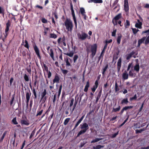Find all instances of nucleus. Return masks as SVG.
Segmentation results:
<instances>
[{
    "mask_svg": "<svg viewBox=\"0 0 149 149\" xmlns=\"http://www.w3.org/2000/svg\"><path fill=\"white\" fill-rule=\"evenodd\" d=\"M43 111V109H41V107L40 108H39L37 111L36 116H38L41 115L42 114Z\"/></svg>",
    "mask_w": 149,
    "mask_h": 149,
    "instance_id": "obj_22",
    "label": "nucleus"
},
{
    "mask_svg": "<svg viewBox=\"0 0 149 149\" xmlns=\"http://www.w3.org/2000/svg\"><path fill=\"white\" fill-rule=\"evenodd\" d=\"M49 55L51 57L52 59L53 60H54V55L53 51L52 49H50V53H49Z\"/></svg>",
    "mask_w": 149,
    "mask_h": 149,
    "instance_id": "obj_30",
    "label": "nucleus"
},
{
    "mask_svg": "<svg viewBox=\"0 0 149 149\" xmlns=\"http://www.w3.org/2000/svg\"><path fill=\"white\" fill-rule=\"evenodd\" d=\"M105 52V51H104V50H102V52H101V53L100 54V55L98 57V61H99L101 58V57L102 56H103V54Z\"/></svg>",
    "mask_w": 149,
    "mask_h": 149,
    "instance_id": "obj_60",
    "label": "nucleus"
},
{
    "mask_svg": "<svg viewBox=\"0 0 149 149\" xmlns=\"http://www.w3.org/2000/svg\"><path fill=\"white\" fill-rule=\"evenodd\" d=\"M121 58H120L118 59L117 62V70L118 72H119L121 66Z\"/></svg>",
    "mask_w": 149,
    "mask_h": 149,
    "instance_id": "obj_13",
    "label": "nucleus"
},
{
    "mask_svg": "<svg viewBox=\"0 0 149 149\" xmlns=\"http://www.w3.org/2000/svg\"><path fill=\"white\" fill-rule=\"evenodd\" d=\"M132 29L133 33L134 34H136L139 31V30L138 29H136L135 28H132Z\"/></svg>",
    "mask_w": 149,
    "mask_h": 149,
    "instance_id": "obj_58",
    "label": "nucleus"
},
{
    "mask_svg": "<svg viewBox=\"0 0 149 149\" xmlns=\"http://www.w3.org/2000/svg\"><path fill=\"white\" fill-rule=\"evenodd\" d=\"M62 84H61L60 85V86H59V88L58 89V94L57 95V96H58V99L59 98V96L60 95L61 92V91L62 89Z\"/></svg>",
    "mask_w": 149,
    "mask_h": 149,
    "instance_id": "obj_28",
    "label": "nucleus"
},
{
    "mask_svg": "<svg viewBox=\"0 0 149 149\" xmlns=\"http://www.w3.org/2000/svg\"><path fill=\"white\" fill-rule=\"evenodd\" d=\"M24 79L26 81H28L29 80V76L26 74H24Z\"/></svg>",
    "mask_w": 149,
    "mask_h": 149,
    "instance_id": "obj_41",
    "label": "nucleus"
},
{
    "mask_svg": "<svg viewBox=\"0 0 149 149\" xmlns=\"http://www.w3.org/2000/svg\"><path fill=\"white\" fill-rule=\"evenodd\" d=\"M31 95V93L29 89V91H27L26 93V99L30 100Z\"/></svg>",
    "mask_w": 149,
    "mask_h": 149,
    "instance_id": "obj_21",
    "label": "nucleus"
},
{
    "mask_svg": "<svg viewBox=\"0 0 149 149\" xmlns=\"http://www.w3.org/2000/svg\"><path fill=\"white\" fill-rule=\"evenodd\" d=\"M60 80V78L58 76V74H56L55 75L54 78L53 80V84L55 83H58L59 82Z\"/></svg>",
    "mask_w": 149,
    "mask_h": 149,
    "instance_id": "obj_14",
    "label": "nucleus"
},
{
    "mask_svg": "<svg viewBox=\"0 0 149 149\" xmlns=\"http://www.w3.org/2000/svg\"><path fill=\"white\" fill-rule=\"evenodd\" d=\"M90 86V84L89 81H87L86 83V85L85 86L84 89V91L85 92H87L88 91V88Z\"/></svg>",
    "mask_w": 149,
    "mask_h": 149,
    "instance_id": "obj_24",
    "label": "nucleus"
},
{
    "mask_svg": "<svg viewBox=\"0 0 149 149\" xmlns=\"http://www.w3.org/2000/svg\"><path fill=\"white\" fill-rule=\"evenodd\" d=\"M146 38V37H143L141 39H139L138 40V42H139L141 44L144 42Z\"/></svg>",
    "mask_w": 149,
    "mask_h": 149,
    "instance_id": "obj_32",
    "label": "nucleus"
},
{
    "mask_svg": "<svg viewBox=\"0 0 149 149\" xmlns=\"http://www.w3.org/2000/svg\"><path fill=\"white\" fill-rule=\"evenodd\" d=\"M62 84H61L60 85V86H59V88L58 89V94L57 95V96H58V99L59 98V96L60 95L61 92V91L62 89Z\"/></svg>",
    "mask_w": 149,
    "mask_h": 149,
    "instance_id": "obj_27",
    "label": "nucleus"
},
{
    "mask_svg": "<svg viewBox=\"0 0 149 149\" xmlns=\"http://www.w3.org/2000/svg\"><path fill=\"white\" fill-rule=\"evenodd\" d=\"M70 9L71 10V13L72 16L73 17V19L75 27L76 28L77 27V23L76 18L74 12L73 10V6L72 4V3H70Z\"/></svg>",
    "mask_w": 149,
    "mask_h": 149,
    "instance_id": "obj_3",
    "label": "nucleus"
},
{
    "mask_svg": "<svg viewBox=\"0 0 149 149\" xmlns=\"http://www.w3.org/2000/svg\"><path fill=\"white\" fill-rule=\"evenodd\" d=\"M133 107V106H125L124 107L123 109V110L125 111H126L128 109H130L132 108Z\"/></svg>",
    "mask_w": 149,
    "mask_h": 149,
    "instance_id": "obj_39",
    "label": "nucleus"
},
{
    "mask_svg": "<svg viewBox=\"0 0 149 149\" xmlns=\"http://www.w3.org/2000/svg\"><path fill=\"white\" fill-rule=\"evenodd\" d=\"M6 132H4L3 133V135L0 139V142H1L3 141V140L6 135Z\"/></svg>",
    "mask_w": 149,
    "mask_h": 149,
    "instance_id": "obj_49",
    "label": "nucleus"
},
{
    "mask_svg": "<svg viewBox=\"0 0 149 149\" xmlns=\"http://www.w3.org/2000/svg\"><path fill=\"white\" fill-rule=\"evenodd\" d=\"M137 98V97L136 94H135L134 96L131 97L130 99V101H132L133 100H136Z\"/></svg>",
    "mask_w": 149,
    "mask_h": 149,
    "instance_id": "obj_53",
    "label": "nucleus"
},
{
    "mask_svg": "<svg viewBox=\"0 0 149 149\" xmlns=\"http://www.w3.org/2000/svg\"><path fill=\"white\" fill-rule=\"evenodd\" d=\"M80 128L82 129L78 133L77 137L79 136L80 135L85 133L87 130L89 129L88 125L86 123H84L80 125Z\"/></svg>",
    "mask_w": 149,
    "mask_h": 149,
    "instance_id": "obj_1",
    "label": "nucleus"
},
{
    "mask_svg": "<svg viewBox=\"0 0 149 149\" xmlns=\"http://www.w3.org/2000/svg\"><path fill=\"white\" fill-rule=\"evenodd\" d=\"M84 117V115L81 118L79 119V120L78 121V122L76 124L75 126L74 127V128L73 129V130H75L77 127L78 126L79 124L80 123L81 121L82 120L83 118Z\"/></svg>",
    "mask_w": 149,
    "mask_h": 149,
    "instance_id": "obj_16",
    "label": "nucleus"
},
{
    "mask_svg": "<svg viewBox=\"0 0 149 149\" xmlns=\"http://www.w3.org/2000/svg\"><path fill=\"white\" fill-rule=\"evenodd\" d=\"M78 58V56L76 54L75 55L73 58V60L74 63H75Z\"/></svg>",
    "mask_w": 149,
    "mask_h": 149,
    "instance_id": "obj_50",
    "label": "nucleus"
},
{
    "mask_svg": "<svg viewBox=\"0 0 149 149\" xmlns=\"http://www.w3.org/2000/svg\"><path fill=\"white\" fill-rule=\"evenodd\" d=\"M74 101V99L73 98H72L70 100V104L69 106L70 107H71L73 105Z\"/></svg>",
    "mask_w": 149,
    "mask_h": 149,
    "instance_id": "obj_63",
    "label": "nucleus"
},
{
    "mask_svg": "<svg viewBox=\"0 0 149 149\" xmlns=\"http://www.w3.org/2000/svg\"><path fill=\"white\" fill-rule=\"evenodd\" d=\"M129 101L127 97L123 99L121 101V104L123 105H127Z\"/></svg>",
    "mask_w": 149,
    "mask_h": 149,
    "instance_id": "obj_18",
    "label": "nucleus"
},
{
    "mask_svg": "<svg viewBox=\"0 0 149 149\" xmlns=\"http://www.w3.org/2000/svg\"><path fill=\"white\" fill-rule=\"evenodd\" d=\"M26 70L30 74L31 73V65H29V66H28L26 68Z\"/></svg>",
    "mask_w": 149,
    "mask_h": 149,
    "instance_id": "obj_56",
    "label": "nucleus"
},
{
    "mask_svg": "<svg viewBox=\"0 0 149 149\" xmlns=\"http://www.w3.org/2000/svg\"><path fill=\"white\" fill-rule=\"evenodd\" d=\"M70 119L69 118H66L64 120L63 123V124L64 125H65L67 124L70 121Z\"/></svg>",
    "mask_w": 149,
    "mask_h": 149,
    "instance_id": "obj_47",
    "label": "nucleus"
},
{
    "mask_svg": "<svg viewBox=\"0 0 149 149\" xmlns=\"http://www.w3.org/2000/svg\"><path fill=\"white\" fill-rule=\"evenodd\" d=\"M101 139L100 138H96L95 139L93 140L91 142V143H94L96 142H98Z\"/></svg>",
    "mask_w": 149,
    "mask_h": 149,
    "instance_id": "obj_54",
    "label": "nucleus"
},
{
    "mask_svg": "<svg viewBox=\"0 0 149 149\" xmlns=\"http://www.w3.org/2000/svg\"><path fill=\"white\" fill-rule=\"evenodd\" d=\"M139 63H137L134 67V70L137 72H138L139 71Z\"/></svg>",
    "mask_w": 149,
    "mask_h": 149,
    "instance_id": "obj_23",
    "label": "nucleus"
},
{
    "mask_svg": "<svg viewBox=\"0 0 149 149\" xmlns=\"http://www.w3.org/2000/svg\"><path fill=\"white\" fill-rule=\"evenodd\" d=\"M84 117V115L81 118L79 119V120L78 121V122L76 124L75 126L74 127V128L73 129V130H75L77 127L78 126L79 124L80 123L81 121L82 120L83 118Z\"/></svg>",
    "mask_w": 149,
    "mask_h": 149,
    "instance_id": "obj_15",
    "label": "nucleus"
},
{
    "mask_svg": "<svg viewBox=\"0 0 149 149\" xmlns=\"http://www.w3.org/2000/svg\"><path fill=\"white\" fill-rule=\"evenodd\" d=\"M115 91L116 92L118 91L120 89L119 88L118 86V85L117 82L116 81V82L115 84Z\"/></svg>",
    "mask_w": 149,
    "mask_h": 149,
    "instance_id": "obj_44",
    "label": "nucleus"
},
{
    "mask_svg": "<svg viewBox=\"0 0 149 149\" xmlns=\"http://www.w3.org/2000/svg\"><path fill=\"white\" fill-rule=\"evenodd\" d=\"M97 47V45L95 44L91 46V51L92 53L91 56L92 58L94 57L96 53Z\"/></svg>",
    "mask_w": 149,
    "mask_h": 149,
    "instance_id": "obj_4",
    "label": "nucleus"
},
{
    "mask_svg": "<svg viewBox=\"0 0 149 149\" xmlns=\"http://www.w3.org/2000/svg\"><path fill=\"white\" fill-rule=\"evenodd\" d=\"M5 10L3 7H0V14H1L3 17L5 15Z\"/></svg>",
    "mask_w": 149,
    "mask_h": 149,
    "instance_id": "obj_29",
    "label": "nucleus"
},
{
    "mask_svg": "<svg viewBox=\"0 0 149 149\" xmlns=\"http://www.w3.org/2000/svg\"><path fill=\"white\" fill-rule=\"evenodd\" d=\"M122 78L124 80H126L128 78V74L127 73L126 70H125L124 72L122 74Z\"/></svg>",
    "mask_w": 149,
    "mask_h": 149,
    "instance_id": "obj_19",
    "label": "nucleus"
},
{
    "mask_svg": "<svg viewBox=\"0 0 149 149\" xmlns=\"http://www.w3.org/2000/svg\"><path fill=\"white\" fill-rule=\"evenodd\" d=\"M135 54V52L134 51H132L129 54H128L126 57V59L128 60L133 55Z\"/></svg>",
    "mask_w": 149,
    "mask_h": 149,
    "instance_id": "obj_25",
    "label": "nucleus"
},
{
    "mask_svg": "<svg viewBox=\"0 0 149 149\" xmlns=\"http://www.w3.org/2000/svg\"><path fill=\"white\" fill-rule=\"evenodd\" d=\"M146 128H143V129H141L140 130H136V134L139 133H141L142 132L146 130Z\"/></svg>",
    "mask_w": 149,
    "mask_h": 149,
    "instance_id": "obj_40",
    "label": "nucleus"
},
{
    "mask_svg": "<svg viewBox=\"0 0 149 149\" xmlns=\"http://www.w3.org/2000/svg\"><path fill=\"white\" fill-rule=\"evenodd\" d=\"M57 36L54 33H51L50 34L49 37L50 38L56 39L57 38Z\"/></svg>",
    "mask_w": 149,
    "mask_h": 149,
    "instance_id": "obj_35",
    "label": "nucleus"
},
{
    "mask_svg": "<svg viewBox=\"0 0 149 149\" xmlns=\"http://www.w3.org/2000/svg\"><path fill=\"white\" fill-rule=\"evenodd\" d=\"M120 107L119 106L118 107L116 108H113L112 110V112H116L120 111Z\"/></svg>",
    "mask_w": 149,
    "mask_h": 149,
    "instance_id": "obj_34",
    "label": "nucleus"
},
{
    "mask_svg": "<svg viewBox=\"0 0 149 149\" xmlns=\"http://www.w3.org/2000/svg\"><path fill=\"white\" fill-rule=\"evenodd\" d=\"M65 25L68 31L71 32L73 29V24L72 22L70 19L66 18L65 22Z\"/></svg>",
    "mask_w": 149,
    "mask_h": 149,
    "instance_id": "obj_2",
    "label": "nucleus"
},
{
    "mask_svg": "<svg viewBox=\"0 0 149 149\" xmlns=\"http://www.w3.org/2000/svg\"><path fill=\"white\" fill-rule=\"evenodd\" d=\"M43 97V98L42 97L41 98V100H42V103L45 102L47 98V97L46 96Z\"/></svg>",
    "mask_w": 149,
    "mask_h": 149,
    "instance_id": "obj_55",
    "label": "nucleus"
},
{
    "mask_svg": "<svg viewBox=\"0 0 149 149\" xmlns=\"http://www.w3.org/2000/svg\"><path fill=\"white\" fill-rule=\"evenodd\" d=\"M124 9L126 12H128L129 7L128 2H124Z\"/></svg>",
    "mask_w": 149,
    "mask_h": 149,
    "instance_id": "obj_17",
    "label": "nucleus"
},
{
    "mask_svg": "<svg viewBox=\"0 0 149 149\" xmlns=\"http://www.w3.org/2000/svg\"><path fill=\"white\" fill-rule=\"evenodd\" d=\"M64 54L70 57H72L74 54V53L72 52H70L69 53H64Z\"/></svg>",
    "mask_w": 149,
    "mask_h": 149,
    "instance_id": "obj_42",
    "label": "nucleus"
},
{
    "mask_svg": "<svg viewBox=\"0 0 149 149\" xmlns=\"http://www.w3.org/2000/svg\"><path fill=\"white\" fill-rule=\"evenodd\" d=\"M102 92V89L98 93V94L97 96V97H96V98H97L98 99H99L100 98L101 94Z\"/></svg>",
    "mask_w": 149,
    "mask_h": 149,
    "instance_id": "obj_45",
    "label": "nucleus"
},
{
    "mask_svg": "<svg viewBox=\"0 0 149 149\" xmlns=\"http://www.w3.org/2000/svg\"><path fill=\"white\" fill-rule=\"evenodd\" d=\"M122 37V35L120 34L118 36L117 38V41L118 45L120 44V40Z\"/></svg>",
    "mask_w": 149,
    "mask_h": 149,
    "instance_id": "obj_26",
    "label": "nucleus"
},
{
    "mask_svg": "<svg viewBox=\"0 0 149 149\" xmlns=\"http://www.w3.org/2000/svg\"><path fill=\"white\" fill-rule=\"evenodd\" d=\"M125 27L126 28H127L129 27V26H130V21L127 20H126V23L125 24Z\"/></svg>",
    "mask_w": 149,
    "mask_h": 149,
    "instance_id": "obj_48",
    "label": "nucleus"
},
{
    "mask_svg": "<svg viewBox=\"0 0 149 149\" xmlns=\"http://www.w3.org/2000/svg\"><path fill=\"white\" fill-rule=\"evenodd\" d=\"M122 17V14L121 13L118 14L112 20V22L113 24L114 25H116L117 24V21Z\"/></svg>",
    "mask_w": 149,
    "mask_h": 149,
    "instance_id": "obj_5",
    "label": "nucleus"
},
{
    "mask_svg": "<svg viewBox=\"0 0 149 149\" xmlns=\"http://www.w3.org/2000/svg\"><path fill=\"white\" fill-rule=\"evenodd\" d=\"M104 147V146L100 145H98L95 146H93V149H100Z\"/></svg>",
    "mask_w": 149,
    "mask_h": 149,
    "instance_id": "obj_38",
    "label": "nucleus"
},
{
    "mask_svg": "<svg viewBox=\"0 0 149 149\" xmlns=\"http://www.w3.org/2000/svg\"><path fill=\"white\" fill-rule=\"evenodd\" d=\"M118 1V0H115L113 4L111 5V7L112 8H113V9L115 11L116 10V9L117 8L118 6V8L116 11L117 12L118 11L119 9V6H118V5L117 4Z\"/></svg>",
    "mask_w": 149,
    "mask_h": 149,
    "instance_id": "obj_7",
    "label": "nucleus"
},
{
    "mask_svg": "<svg viewBox=\"0 0 149 149\" xmlns=\"http://www.w3.org/2000/svg\"><path fill=\"white\" fill-rule=\"evenodd\" d=\"M12 123L14 125H17L18 122L17 121L16 117L14 118L12 120Z\"/></svg>",
    "mask_w": 149,
    "mask_h": 149,
    "instance_id": "obj_46",
    "label": "nucleus"
},
{
    "mask_svg": "<svg viewBox=\"0 0 149 149\" xmlns=\"http://www.w3.org/2000/svg\"><path fill=\"white\" fill-rule=\"evenodd\" d=\"M142 23H136L135 24V26L139 29H141L142 28Z\"/></svg>",
    "mask_w": 149,
    "mask_h": 149,
    "instance_id": "obj_36",
    "label": "nucleus"
},
{
    "mask_svg": "<svg viewBox=\"0 0 149 149\" xmlns=\"http://www.w3.org/2000/svg\"><path fill=\"white\" fill-rule=\"evenodd\" d=\"M47 94V91L46 89H44L43 92H42L41 94V97L43 98V97H44L46 96Z\"/></svg>",
    "mask_w": 149,
    "mask_h": 149,
    "instance_id": "obj_37",
    "label": "nucleus"
},
{
    "mask_svg": "<svg viewBox=\"0 0 149 149\" xmlns=\"http://www.w3.org/2000/svg\"><path fill=\"white\" fill-rule=\"evenodd\" d=\"M77 96L78 95H76L75 97V102L73 105V108L72 109L71 108L70 109V110L71 111V113L73 112V111H74V109H75L76 106L77 104L78 100L79 99V97H78L77 99L76 100V98L77 97Z\"/></svg>",
    "mask_w": 149,
    "mask_h": 149,
    "instance_id": "obj_10",
    "label": "nucleus"
},
{
    "mask_svg": "<svg viewBox=\"0 0 149 149\" xmlns=\"http://www.w3.org/2000/svg\"><path fill=\"white\" fill-rule=\"evenodd\" d=\"M14 99H15V96H14V95H13L12 96V99H11V101H10V105L11 106H12V104H13V101H14Z\"/></svg>",
    "mask_w": 149,
    "mask_h": 149,
    "instance_id": "obj_57",
    "label": "nucleus"
},
{
    "mask_svg": "<svg viewBox=\"0 0 149 149\" xmlns=\"http://www.w3.org/2000/svg\"><path fill=\"white\" fill-rule=\"evenodd\" d=\"M84 93L83 92L81 93L80 94V95H79L80 99H79V103H80V102H81V100L82 97L84 95Z\"/></svg>",
    "mask_w": 149,
    "mask_h": 149,
    "instance_id": "obj_61",
    "label": "nucleus"
},
{
    "mask_svg": "<svg viewBox=\"0 0 149 149\" xmlns=\"http://www.w3.org/2000/svg\"><path fill=\"white\" fill-rule=\"evenodd\" d=\"M6 28L5 30V32H8L9 30V27L10 25V21L8 20L6 24Z\"/></svg>",
    "mask_w": 149,
    "mask_h": 149,
    "instance_id": "obj_20",
    "label": "nucleus"
},
{
    "mask_svg": "<svg viewBox=\"0 0 149 149\" xmlns=\"http://www.w3.org/2000/svg\"><path fill=\"white\" fill-rule=\"evenodd\" d=\"M69 58L68 57H66V58H64V61L66 63V67L67 68L69 67H72V65L69 61Z\"/></svg>",
    "mask_w": 149,
    "mask_h": 149,
    "instance_id": "obj_12",
    "label": "nucleus"
},
{
    "mask_svg": "<svg viewBox=\"0 0 149 149\" xmlns=\"http://www.w3.org/2000/svg\"><path fill=\"white\" fill-rule=\"evenodd\" d=\"M43 71L45 70L47 72H48V68L47 66L45 64L43 63Z\"/></svg>",
    "mask_w": 149,
    "mask_h": 149,
    "instance_id": "obj_43",
    "label": "nucleus"
},
{
    "mask_svg": "<svg viewBox=\"0 0 149 149\" xmlns=\"http://www.w3.org/2000/svg\"><path fill=\"white\" fill-rule=\"evenodd\" d=\"M149 43V36H148L146 39L145 40V41L144 42V44L145 45H146L147 44H148Z\"/></svg>",
    "mask_w": 149,
    "mask_h": 149,
    "instance_id": "obj_52",
    "label": "nucleus"
},
{
    "mask_svg": "<svg viewBox=\"0 0 149 149\" xmlns=\"http://www.w3.org/2000/svg\"><path fill=\"white\" fill-rule=\"evenodd\" d=\"M26 120L22 119L21 120V123L22 125H24L26 126L29 125V121L27 119L26 117H25Z\"/></svg>",
    "mask_w": 149,
    "mask_h": 149,
    "instance_id": "obj_11",
    "label": "nucleus"
},
{
    "mask_svg": "<svg viewBox=\"0 0 149 149\" xmlns=\"http://www.w3.org/2000/svg\"><path fill=\"white\" fill-rule=\"evenodd\" d=\"M32 91L34 95V97H33L34 99H36L37 98V93L35 88H33V89L32 90Z\"/></svg>",
    "mask_w": 149,
    "mask_h": 149,
    "instance_id": "obj_31",
    "label": "nucleus"
},
{
    "mask_svg": "<svg viewBox=\"0 0 149 149\" xmlns=\"http://www.w3.org/2000/svg\"><path fill=\"white\" fill-rule=\"evenodd\" d=\"M80 12L82 16L83 17L84 19L85 20H86L87 17L85 14L86 12L84 9L83 8H80Z\"/></svg>",
    "mask_w": 149,
    "mask_h": 149,
    "instance_id": "obj_9",
    "label": "nucleus"
},
{
    "mask_svg": "<svg viewBox=\"0 0 149 149\" xmlns=\"http://www.w3.org/2000/svg\"><path fill=\"white\" fill-rule=\"evenodd\" d=\"M108 67V64H107L105 67L102 70V74L103 75H104V74L105 72V71H106Z\"/></svg>",
    "mask_w": 149,
    "mask_h": 149,
    "instance_id": "obj_33",
    "label": "nucleus"
},
{
    "mask_svg": "<svg viewBox=\"0 0 149 149\" xmlns=\"http://www.w3.org/2000/svg\"><path fill=\"white\" fill-rule=\"evenodd\" d=\"M35 133V131L34 130L32 131L31 133V134L29 136V139H31L32 137L34 136Z\"/></svg>",
    "mask_w": 149,
    "mask_h": 149,
    "instance_id": "obj_64",
    "label": "nucleus"
},
{
    "mask_svg": "<svg viewBox=\"0 0 149 149\" xmlns=\"http://www.w3.org/2000/svg\"><path fill=\"white\" fill-rule=\"evenodd\" d=\"M88 37V34L85 32H82L81 34L78 33L77 34L78 38L81 40H85Z\"/></svg>",
    "mask_w": 149,
    "mask_h": 149,
    "instance_id": "obj_6",
    "label": "nucleus"
},
{
    "mask_svg": "<svg viewBox=\"0 0 149 149\" xmlns=\"http://www.w3.org/2000/svg\"><path fill=\"white\" fill-rule=\"evenodd\" d=\"M34 50L35 52L37 55L38 57L40 59L41 58V56H40V50L38 48V47L36 45L33 46Z\"/></svg>",
    "mask_w": 149,
    "mask_h": 149,
    "instance_id": "obj_8",
    "label": "nucleus"
},
{
    "mask_svg": "<svg viewBox=\"0 0 149 149\" xmlns=\"http://www.w3.org/2000/svg\"><path fill=\"white\" fill-rule=\"evenodd\" d=\"M24 42L25 43V44L24 45V47L27 48V49H29V46L28 43V42L27 40H25L24 41Z\"/></svg>",
    "mask_w": 149,
    "mask_h": 149,
    "instance_id": "obj_51",
    "label": "nucleus"
},
{
    "mask_svg": "<svg viewBox=\"0 0 149 149\" xmlns=\"http://www.w3.org/2000/svg\"><path fill=\"white\" fill-rule=\"evenodd\" d=\"M62 73L64 74L65 75L68 72V71L66 70L61 69Z\"/></svg>",
    "mask_w": 149,
    "mask_h": 149,
    "instance_id": "obj_59",
    "label": "nucleus"
},
{
    "mask_svg": "<svg viewBox=\"0 0 149 149\" xmlns=\"http://www.w3.org/2000/svg\"><path fill=\"white\" fill-rule=\"evenodd\" d=\"M117 31L116 29L113 30V31L112 32L111 35L113 36H115L116 35V33Z\"/></svg>",
    "mask_w": 149,
    "mask_h": 149,
    "instance_id": "obj_62",
    "label": "nucleus"
}]
</instances>
